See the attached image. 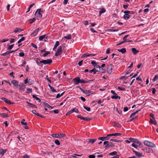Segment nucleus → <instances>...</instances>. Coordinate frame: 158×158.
I'll return each instance as SVG.
<instances>
[{
	"label": "nucleus",
	"mask_w": 158,
	"mask_h": 158,
	"mask_svg": "<svg viewBox=\"0 0 158 158\" xmlns=\"http://www.w3.org/2000/svg\"><path fill=\"white\" fill-rule=\"evenodd\" d=\"M40 63H43L44 64H50L52 63V60L50 59H47V60H44L40 61Z\"/></svg>",
	"instance_id": "1"
},
{
	"label": "nucleus",
	"mask_w": 158,
	"mask_h": 158,
	"mask_svg": "<svg viewBox=\"0 0 158 158\" xmlns=\"http://www.w3.org/2000/svg\"><path fill=\"white\" fill-rule=\"evenodd\" d=\"M65 134H52L51 136L53 137L56 138H64L65 136Z\"/></svg>",
	"instance_id": "2"
},
{
	"label": "nucleus",
	"mask_w": 158,
	"mask_h": 158,
	"mask_svg": "<svg viewBox=\"0 0 158 158\" xmlns=\"http://www.w3.org/2000/svg\"><path fill=\"white\" fill-rule=\"evenodd\" d=\"M144 144L145 145L151 148L155 147V145L154 144L147 140H145L144 142Z\"/></svg>",
	"instance_id": "3"
},
{
	"label": "nucleus",
	"mask_w": 158,
	"mask_h": 158,
	"mask_svg": "<svg viewBox=\"0 0 158 158\" xmlns=\"http://www.w3.org/2000/svg\"><path fill=\"white\" fill-rule=\"evenodd\" d=\"M124 13L125 14L123 16V18L125 20L128 19L130 17L129 14L131 13V11L128 10H127L124 11Z\"/></svg>",
	"instance_id": "4"
},
{
	"label": "nucleus",
	"mask_w": 158,
	"mask_h": 158,
	"mask_svg": "<svg viewBox=\"0 0 158 158\" xmlns=\"http://www.w3.org/2000/svg\"><path fill=\"white\" fill-rule=\"evenodd\" d=\"M62 53V47L61 46H60L58 47V49L55 54V56H58L61 54Z\"/></svg>",
	"instance_id": "5"
},
{
	"label": "nucleus",
	"mask_w": 158,
	"mask_h": 158,
	"mask_svg": "<svg viewBox=\"0 0 158 158\" xmlns=\"http://www.w3.org/2000/svg\"><path fill=\"white\" fill-rule=\"evenodd\" d=\"M42 12L40 9H38L35 13V16L38 18H41L42 17V15L41 14Z\"/></svg>",
	"instance_id": "6"
},
{
	"label": "nucleus",
	"mask_w": 158,
	"mask_h": 158,
	"mask_svg": "<svg viewBox=\"0 0 158 158\" xmlns=\"http://www.w3.org/2000/svg\"><path fill=\"white\" fill-rule=\"evenodd\" d=\"M129 140H130L131 142H133V143H135L136 144H139V145H140L141 143L138 140L136 139H134L133 138H129Z\"/></svg>",
	"instance_id": "7"
},
{
	"label": "nucleus",
	"mask_w": 158,
	"mask_h": 158,
	"mask_svg": "<svg viewBox=\"0 0 158 158\" xmlns=\"http://www.w3.org/2000/svg\"><path fill=\"white\" fill-rule=\"evenodd\" d=\"M18 88L20 92L23 91L25 88V85L23 83L20 84L18 85Z\"/></svg>",
	"instance_id": "8"
},
{
	"label": "nucleus",
	"mask_w": 158,
	"mask_h": 158,
	"mask_svg": "<svg viewBox=\"0 0 158 158\" xmlns=\"http://www.w3.org/2000/svg\"><path fill=\"white\" fill-rule=\"evenodd\" d=\"M113 67V66L112 64H110L108 65L107 69V71L109 74H111Z\"/></svg>",
	"instance_id": "9"
},
{
	"label": "nucleus",
	"mask_w": 158,
	"mask_h": 158,
	"mask_svg": "<svg viewBox=\"0 0 158 158\" xmlns=\"http://www.w3.org/2000/svg\"><path fill=\"white\" fill-rule=\"evenodd\" d=\"M1 99L8 104L11 105L13 104V103L11 102L10 100H8L7 98H5L2 97Z\"/></svg>",
	"instance_id": "10"
},
{
	"label": "nucleus",
	"mask_w": 158,
	"mask_h": 158,
	"mask_svg": "<svg viewBox=\"0 0 158 158\" xmlns=\"http://www.w3.org/2000/svg\"><path fill=\"white\" fill-rule=\"evenodd\" d=\"M93 92L92 91L90 90H85L84 94H85L87 96H89L91 94H93Z\"/></svg>",
	"instance_id": "11"
},
{
	"label": "nucleus",
	"mask_w": 158,
	"mask_h": 158,
	"mask_svg": "<svg viewBox=\"0 0 158 158\" xmlns=\"http://www.w3.org/2000/svg\"><path fill=\"white\" fill-rule=\"evenodd\" d=\"M80 78L79 77H76L73 79L74 81L75 82V84L77 85L80 83Z\"/></svg>",
	"instance_id": "12"
},
{
	"label": "nucleus",
	"mask_w": 158,
	"mask_h": 158,
	"mask_svg": "<svg viewBox=\"0 0 158 158\" xmlns=\"http://www.w3.org/2000/svg\"><path fill=\"white\" fill-rule=\"evenodd\" d=\"M98 139L101 140L102 141H104V140H107L109 139V137H108L107 136L106 137H99L98 138Z\"/></svg>",
	"instance_id": "13"
},
{
	"label": "nucleus",
	"mask_w": 158,
	"mask_h": 158,
	"mask_svg": "<svg viewBox=\"0 0 158 158\" xmlns=\"http://www.w3.org/2000/svg\"><path fill=\"white\" fill-rule=\"evenodd\" d=\"M11 82L13 84L14 86L17 87L18 86V82L15 80H13L11 81Z\"/></svg>",
	"instance_id": "14"
},
{
	"label": "nucleus",
	"mask_w": 158,
	"mask_h": 158,
	"mask_svg": "<svg viewBox=\"0 0 158 158\" xmlns=\"http://www.w3.org/2000/svg\"><path fill=\"white\" fill-rule=\"evenodd\" d=\"M96 55L95 54H89L88 53H85L83 55L81 56V58H82L85 57H87L88 56H95Z\"/></svg>",
	"instance_id": "15"
},
{
	"label": "nucleus",
	"mask_w": 158,
	"mask_h": 158,
	"mask_svg": "<svg viewBox=\"0 0 158 158\" xmlns=\"http://www.w3.org/2000/svg\"><path fill=\"white\" fill-rule=\"evenodd\" d=\"M6 152V149H3L0 148V155L3 156Z\"/></svg>",
	"instance_id": "16"
},
{
	"label": "nucleus",
	"mask_w": 158,
	"mask_h": 158,
	"mask_svg": "<svg viewBox=\"0 0 158 158\" xmlns=\"http://www.w3.org/2000/svg\"><path fill=\"white\" fill-rule=\"evenodd\" d=\"M133 152L134 153H135V155L139 157H142L143 156V155H142V154L139 152H137L135 151H133Z\"/></svg>",
	"instance_id": "17"
},
{
	"label": "nucleus",
	"mask_w": 158,
	"mask_h": 158,
	"mask_svg": "<svg viewBox=\"0 0 158 158\" xmlns=\"http://www.w3.org/2000/svg\"><path fill=\"white\" fill-rule=\"evenodd\" d=\"M117 50L118 52L122 53V54L125 53L126 51V48H122V49H118Z\"/></svg>",
	"instance_id": "18"
},
{
	"label": "nucleus",
	"mask_w": 158,
	"mask_h": 158,
	"mask_svg": "<svg viewBox=\"0 0 158 158\" xmlns=\"http://www.w3.org/2000/svg\"><path fill=\"white\" fill-rule=\"evenodd\" d=\"M149 122L151 123L152 124L154 125H156L157 124L156 122V121L155 120V118L152 119L151 118L150 119Z\"/></svg>",
	"instance_id": "19"
},
{
	"label": "nucleus",
	"mask_w": 158,
	"mask_h": 158,
	"mask_svg": "<svg viewBox=\"0 0 158 158\" xmlns=\"http://www.w3.org/2000/svg\"><path fill=\"white\" fill-rule=\"evenodd\" d=\"M131 51L133 53V54L135 55H136L137 53H138L139 51L137 50L135 48H133L131 49Z\"/></svg>",
	"instance_id": "20"
},
{
	"label": "nucleus",
	"mask_w": 158,
	"mask_h": 158,
	"mask_svg": "<svg viewBox=\"0 0 158 158\" xmlns=\"http://www.w3.org/2000/svg\"><path fill=\"white\" fill-rule=\"evenodd\" d=\"M44 106L45 108H50V109H52L53 108L47 103H44Z\"/></svg>",
	"instance_id": "21"
},
{
	"label": "nucleus",
	"mask_w": 158,
	"mask_h": 158,
	"mask_svg": "<svg viewBox=\"0 0 158 158\" xmlns=\"http://www.w3.org/2000/svg\"><path fill=\"white\" fill-rule=\"evenodd\" d=\"M27 104L28 106L31 107L36 108V106L34 104H33L32 103H31L29 102H27Z\"/></svg>",
	"instance_id": "22"
},
{
	"label": "nucleus",
	"mask_w": 158,
	"mask_h": 158,
	"mask_svg": "<svg viewBox=\"0 0 158 158\" xmlns=\"http://www.w3.org/2000/svg\"><path fill=\"white\" fill-rule=\"evenodd\" d=\"M23 30L22 29L20 28H16V29L15 30L14 32L15 33H17L18 32H20L22 31H23Z\"/></svg>",
	"instance_id": "23"
},
{
	"label": "nucleus",
	"mask_w": 158,
	"mask_h": 158,
	"mask_svg": "<svg viewBox=\"0 0 158 158\" xmlns=\"http://www.w3.org/2000/svg\"><path fill=\"white\" fill-rule=\"evenodd\" d=\"M40 30L39 28H38L35 29L33 32V34L34 35L36 36V35L37 34L38 31Z\"/></svg>",
	"instance_id": "24"
},
{
	"label": "nucleus",
	"mask_w": 158,
	"mask_h": 158,
	"mask_svg": "<svg viewBox=\"0 0 158 158\" xmlns=\"http://www.w3.org/2000/svg\"><path fill=\"white\" fill-rule=\"evenodd\" d=\"M111 98L113 99H117L118 98L120 99V97L118 96L117 95L112 96H111Z\"/></svg>",
	"instance_id": "25"
},
{
	"label": "nucleus",
	"mask_w": 158,
	"mask_h": 158,
	"mask_svg": "<svg viewBox=\"0 0 158 158\" xmlns=\"http://www.w3.org/2000/svg\"><path fill=\"white\" fill-rule=\"evenodd\" d=\"M98 70V72H100L102 73H104L106 72V70L103 69H102L101 67H100Z\"/></svg>",
	"instance_id": "26"
},
{
	"label": "nucleus",
	"mask_w": 158,
	"mask_h": 158,
	"mask_svg": "<svg viewBox=\"0 0 158 158\" xmlns=\"http://www.w3.org/2000/svg\"><path fill=\"white\" fill-rule=\"evenodd\" d=\"M59 45V43L58 41H56V44H55L54 48H53V50H55L56 49L57 47Z\"/></svg>",
	"instance_id": "27"
},
{
	"label": "nucleus",
	"mask_w": 158,
	"mask_h": 158,
	"mask_svg": "<svg viewBox=\"0 0 158 158\" xmlns=\"http://www.w3.org/2000/svg\"><path fill=\"white\" fill-rule=\"evenodd\" d=\"M96 139H89V142H90L91 144H93L94 143V142L96 141Z\"/></svg>",
	"instance_id": "28"
},
{
	"label": "nucleus",
	"mask_w": 158,
	"mask_h": 158,
	"mask_svg": "<svg viewBox=\"0 0 158 158\" xmlns=\"http://www.w3.org/2000/svg\"><path fill=\"white\" fill-rule=\"evenodd\" d=\"M64 38L67 40H70L71 38V35L69 34L67 35L64 36Z\"/></svg>",
	"instance_id": "29"
},
{
	"label": "nucleus",
	"mask_w": 158,
	"mask_h": 158,
	"mask_svg": "<svg viewBox=\"0 0 158 158\" xmlns=\"http://www.w3.org/2000/svg\"><path fill=\"white\" fill-rule=\"evenodd\" d=\"M48 86L50 88V89L51 91L55 93L56 92V90L53 87L51 86L49 84Z\"/></svg>",
	"instance_id": "30"
},
{
	"label": "nucleus",
	"mask_w": 158,
	"mask_h": 158,
	"mask_svg": "<svg viewBox=\"0 0 158 158\" xmlns=\"http://www.w3.org/2000/svg\"><path fill=\"white\" fill-rule=\"evenodd\" d=\"M46 36V35H41L39 37V39L40 41H42L43 40V39L45 38Z\"/></svg>",
	"instance_id": "31"
},
{
	"label": "nucleus",
	"mask_w": 158,
	"mask_h": 158,
	"mask_svg": "<svg viewBox=\"0 0 158 158\" xmlns=\"http://www.w3.org/2000/svg\"><path fill=\"white\" fill-rule=\"evenodd\" d=\"M34 83V81L31 79H29L28 80V84L29 85H31Z\"/></svg>",
	"instance_id": "32"
},
{
	"label": "nucleus",
	"mask_w": 158,
	"mask_h": 158,
	"mask_svg": "<svg viewBox=\"0 0 158 158\" xmlns=\"http://www.w3.org/2000/svg\"><path fill=\"white\" fill-rule=\"evenodd\" d=\"M105 11H106V10L105 8H103L102 9H101V10L99 12V15H101V14H102L105 12Z\"/></svg>",
	"instance_id": "33"
},
{
	"label": "nucleus",
	"mask_w": 158,
	"mask_h": 158,
	"mask_svg": "<svg viewBox=\"0 0 158 158\" xmlns=\"http://www.w3.org/2000/svg\"><path fill=\"white\" fill-rule=\"evenodd\" d=\"M71 110L72 111V113L73 112H75L77 113H78V110L76 108H73V109H72V110Z\"/></svg>",
	"instance_id": "34"
},
{
	"label": "nucleus",
	"mask_w": 158,
	"mask_h": 158,
	"mask_svg": "<svg viewBox=\"0 0 158 158\" xmlns=\"http://www.w3.org/2000/svg\"><path fill=\"white\" fill-rule=\"evenodd\" d=\"M140 109L139 110H137L136 111H135V112H134V113H132V114H131L130 116V117H132V116H134L135 114H136L139 111H140Z\"/></svg>",
	"instance_id": "35"
},
{
	"label": "nucleus",
	"mask_w": 158,
	"mask_h": 158,
	"mask_svg": "<svg viewBox=\"0 0 158 158\" xmlns=\"http://www.w3.org/2000/svg\"><path fill=\"white\" fill-rule=\"evenodd\" d=\"M146 152L148 153H151L153 152L151 148H147L146 149Z\"/></svg>",
	"instance_id": "36"
},
{
	"label": "nucleus",
	"mask_w": 158,
	"mask_h": 158,
	"mask_svg": "<svg viewBox=\"0 0 158 158\" xmlns=\"http://www.w3.org/2000/svg\"><path fill=\"white\" fill-rule=\"evenodd\" d=\"M25 40V37H22L21 39H19L18 41V43L19 44L22 42V41Z\"/></svg>",
	"instance_id": "37"
},
{
	"label": "nucleus",
	"mask_w": 158,
	"mask_h": 158,
	"mask_svg": "<svg viewBox=\"0 0 158 158\" xmlns=\"http://www.w3.org/2000/svg\"><path fill=\"white\" fill-rule=\"evenodd\" d=\"M64 92H65L64 91L63 92L60 94H58L56 96V98H59L61 96H62L63 95V94L64 93Z\"/></svg>",
	"instance_id": "38"
},
{
	"label": "nucleus",
	"mask_w": 158,
	"mask_h": 158,
	"mask_svg": "<svg viewBox=\"0 0 158 158\" xmlns=\"http://www.w3.org/2000/svg\"><path fill=\"white\" fill-rule=\"evenodd\" d=\"M137 144H135L134 143H132L131 144L132 146L136 148H138V147L139 145V144L137 145Z\"/></svg>",
	"instance_id": "39"
},
{
	"label": "nucleus",
	"mask_w": 158,
	"mask_h": 158,
	"mask_svg": "<svg viewBox=\"0 0 158 158\" xmlns=\"http://www.w3.org/2000/svg\"><path fill=\"white\" fill-rule=\"evenodd\" d=\"M114 125L115 126L117 127H121V125H120V124L116 122H114Z\"/></svg>",
	"instance_id": "40"
},
{
	"label": "nucleus",
	"mask_w": 158,
	"mask_h": 158,
	"mask_svg": "<svg viewBox=\"0 0 158 158\" xmlns=\"http://www.w3.org/2000/svg\"><path fill=\"white\" fill-rule=\"evenodd\" d=\"M117 154V152L116 151H114L113 152L110 153L109 155L110 156H114L116 155Z\"/></svg>",
	"instance_id": "41"
},
{
	"label": "nucleus",
	"mask_w": 158,
	"mask_h": 158,
	"mask_svg": "<svg viewBox=\"0 0 158 158\" xmlns=\"http://www.w3.org/2000/svg\"><path fill=\"white\" fill-rule=\"evenodd\" d=\"M158 79V74L155 76L154 77L152 81L154 82L156 81Z\"/></svg>",
	"instance_id": "42"
},
{
	"label": "nucleus",
	"mask_w": 158,
	"mask_h": 158,
	"mask_svg": "<svg viewBox=\"0 0 158 158\" xmlns=\"http://www.w3.org/2000/svg\"><path fill=\"white\" fill-rule=\"evenodd\" d=\"M14 46V44H12L11 45H9L7 47V48L8 50H10Z\"/></svg>",
	"instance_id": "43"
},
{
	"label": "nucleus",
	"mask_w": 158,
	"mask_h": 158,
	"mask_svg": "<svg viewBox=\"0 0 158 158\" xmlns=\"http://www.w3.org/2000/svg\"><path fill=\"white\" fill-rule=\"evenodd\" d=\"M2 117L5 118L7 117L8 115L7 114H5L4 113H2L1 116Z\"/></svg>",
	"instance_id": "44"
},
{
	"label": "nucleus",
	"mask_w": 158,
	"mask_h": 158,
	"mask_svg": "<svg viewBox=\"0 0 158 158\" xmlns=\"http://www.w3.org/2000/svg\"><path fill=\"white\" fill-rule=\"evenodd\" d=\"M88 82V81H85L83 79H80V83H87Z\"/></svg>",
	"instance_id": "45"
},
{
	"label": "nucleus",
	"mask_w": 158,
	"mask_h": 158,
	"mask_svg": "<svg viewBox=\"0 0 158 158\" xmlns=\"http://www.w3.org/2000/svg\"><path fill=\"white\" fill-rule=\"evenodd\" d=\"M54 142L57 145H59L60 144L59 141L58 139H56Z\"/></svg>",
	"instance_id": "46"
},
{
	"label": "nucleus",
	"mask_w": 158,
	"mask_h": 158,
	"mask_svg": "<svg viewBox=\"0 0 158 158\" xmlns=\"http://www.w3.org/2000/svg\"><path fill=\"white\" fill-rule=\"evenodd\" d=\"M91 119V118H89V117H84L83 118V120H84L85 121H89Z\"/></svg>",
	"instance_id": "47"
},
{
	"label": "nucleus",
	"mask_w": 158,
	"mask_h": 158,
	"mask_svg": "<svg viewBox=\"0 0 158 158\" xmlns=\"http://www.w3.org/2000/svg\"><path fill=\"white\" fill-rule=\"evenodd\" d=\"M84 108L86 110L88 111H90V108L89 107H86L85 106H83Z\"/></svg>",
	"instance_id": "48"
},
{
	"label": "nucleus",
	"mask_w": 158,
	"mask_h": 158,
	"mask_svg": "<svg viewBox=\"0 0 158 158\" xmlns=\"http://www.w3.org/2000/svg\"><path fill=\"white\" fill-rule=\"evenodd\" d=\"M118 89L120 90L125 91V88L123 87H121L120 86L118 87Z\"/></svg>",
	"instance_id": "49"
},
{
	"label": "nucleus",
	"mask_w": 158,
	"mask_h": 158,
	"mask_svg": "<svg viewBox=\"0 0 158 158\" xmlns=\"http://www.w3.org/2000/svg\"><path fill=\"white\" fill-rule=\"evenodd\" d=\"M25 121L24 119H23L21 122V123L22 125H27V123L24 122V121Z\"/></svg>",
	"instance_id": "50"
},
{
	"label": "nucleus",
	"mask_w": 158,
	"mask_h": 158,
	"mask_svg": "<svg viewBox=\"0 0 158 158\" xmlns=\"http://www.w3.org/2000/svg\"><path fill=\"white\" fill-rule=\"evenodd\" d=\"M35 20V18H33L32 19L30 20V23H31L34 22Z\"/></svg>",
	"instance_id": "51"
},
{
	"label": "nucleus",
	"mask_w": 158,
	"mask_h": 158,
	"mask_svg": "<svg viewBox=\"0 0 158 158\" xmlns=\"http://www.w3.org/2000/svg\"><path fill=\"white\" fill-rule=\"evenodd\" d=\"M50 53V52H46L45 53H44L43 55V56L44 57H46V56H47L48 54H49V53Z\"/></svg>",
	"instance_id": "52"
},
{
	"label": "nucleus",
	"mask_w": 158,
	"mask_h": 158,
	"mask_svg": "<svg viewBox=\"0 0 158 158\" xmlns=\"http://www.w3.org/2000/svg\"><path fill=\"white\" fill-rule=\"evenodd\" d=\"M110 141H112V142H119V140H117L116 139H110Z\"/></svg>",
	"instance_id": "53"
},
{
	"label": "nucleus",
	"mask_w": 158,
	"mask_h": 158,
	"mask_svg": "<svg viewBox=\"0 0 158 158\" xmlns=\"http://www.w3.org/2000/svg\"><path fill=\"white\" fill-rule=\"evenodd\" d=\"M24 53L23 52H20L19 53V56L21 57H23L24 56Z\"/></svg>",
	"instance_id": "54"
},
{
	"label": "nucleus",
	"mask_w": 158,
	"mask_h": 158,
	"mask_svg": "<svg viewBox=\"0 0 158 158\" xmlns=\"http://www.w3.org/2000/svg\"><path fill=\"white\" fill-rule=\"evenodd\" d=\"M8 54H9V52H8V51H7L6 52L2 54H1V55L2 56H6V55H8Z\"/></svg>",
	"instance_id": "55"
},
{
	"label": "nucleus",
	"mask_w": 158,
	"mask_h": 158,
	"mask_svg": "<svg viewBox=\"0 0 158 158\" xmlns=\"http://www.w3.org/2000/svg\"><path fill=\"white\" fill-rule=\"evenodd\" d=\"M31 45L33 48H37V47L35 44L33 43H31Z\"/></svg>",
	"instance_id": "56"
},
{
	"label": "nucleus",
	"mask_w": 158,
	"mask_h": 158,
	"mask_svg": "<svg viewBox=\"0 0 158 158\" xmlns=\"http://www.w3.org/2000/svg\"><path fill=\"white\" fill-rule=\"evenodd\" d=\"M110 145L109 144V143H107L105 146V148H109L111 147V146H110Z\"/></svg>",
	"instance_id": "57"
},
{
	"label": "nucleus",
	"mask_w": 158,
	"mask_h": 158,
	"mask_svg": "<svg viewBox=\"0 0 158 158\" xmlns=\"http://www.w3.org/2000/svg\"><path fill=\"white\" fill-rule=\"evenodd\" d=\"M121 135V134L118 133H116L114 134V136H119Z\"/></svg>",
	"instance_id": "58"
},
{
	"label": "nucleus",
	"mask_w": 158,
	"mask_h": 158,
	"mask_svg": "<svg viewBox=\"0 0 158 158\" xmlns=\"http://www.w3.org/2000/svg\"><path fill=\"white\" fill-rule=\"evenodd\" d=\"M109 144H110V146H111V147H113L114 146V145L113 143V142L112 141H110V142L109 143Z\"/></svg>",
	"instance_id": "59"
},
{
	"label": "nucleus",
	"mask_w": 158,
	"mask_h": 158,
	"mask_svg": "<svg viewBox=\"0 0 158 158\" xmlns=\"http://www.w3.org/2000/svg\"><path fill=\"white\" fill-rule=\"evenodd\" d=\"M128 77H127L126 76H123L121 77V78L122 79H124L125 80H126L127 79Z\"/></svg>",
	"instance_id": "60"
},
{
	"label": "nucleus",
	"mask_w": 158,
	"mask_h": 158,
	"mask_svg": "<svg viewBox=\"0 0 158 158\" xmlns=\"http://www.w3.org/2000/svg\"><path fill=\"white\" fill-rule=\"evenodd\" d=\"M10 44L12 43L15 42V39L13 38L11 39L10 40Z\"/></svg>",
	"instance_id": "61"
},
{
	"label": "nucleus",
	"mask_w": 158,
	"mask_h": 158,
	"mask_svg": "<svg viewBox=\"0 0 158 158\" xmlns=\"http://www.w3.org/2000/svg\"><path fill=\"white\" fill-rule=\"evenodd\" d=\"M156 89L154 88H152V93L153 94H155V93H156Z\"/></svg>",
	"instance_id": "62"
},
{
	"label": "nucleus",
	"mask_w": 158,
	"mask_h": 158,
	"mask_svg": "<svg viewBox=\"0 0 158 158\" xmlns=\"http://www.w3.org/2000/svg\"><path fill=\"white\" fill-rule=\"evenodd\" d=\"M23 158H30V156L27 155H26L23 156Z\"/></svg>",
	"instance_id": "63"
},
{
	"label": "nucleus",
	"mask_w": 158,
	"mask_h": 158,
	"mask_svg": "<svg viewBox=\"0 0 158 158\" xmlns=\"http://www.w3.org/2000/svg\"><path fill=\"white\" fill-rule=\"evenodd\" d=\"M89 158H94L95 156L94 155H90L89 156Z\"/></svg>",
	"instance_id": "64"
}]
</instances>
